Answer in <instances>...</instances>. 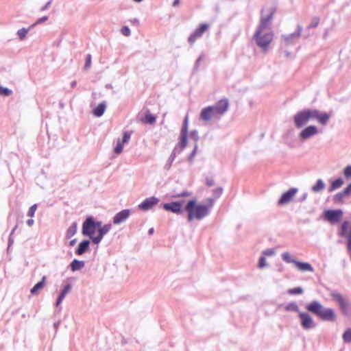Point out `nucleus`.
<instances>
[{"instance_id": "nucleus-1", "label": "nucleus", "mask_w": 351, "mask_h": 351, "mask_svg": "<svg viewBox=\"0 0 351 351\" xmlns=\"http://www.w3.org/2000/svg\"><path fill=\"white\" fill-rule=\"evenodd\" d=\"M276 10L272 7L265 8L262 10L260 24L253 36L256 45L265 52L269 50L274 38V32L269 27V24Z\"/></svg>"}, {"instance_id": "nucleus-2", "label": "nucleus", "mask_w": 351, "mask_h": 351, "mask_svg": "<svg viewBox=\"0 0 351 351\" xmlns=\"http://www.w3.org/2000/svg\"><path fill=\"white\" fill-rule=\"evenodd\" d=\"M330 115L317 109H304L296 113L293 117L295 125L300 128L306 125L311 119H316L318 123L324 125L329 121Z\"/></svg>"}, {"instance_id": "nucleus-3", "label": "nucleus", "mask_w": 351, "mask_h": 351, "mask_svg": "<svg viewBox=\"0 0 351 351\" xmlns=\"http://www.w3.org/2000/svg\"><path fill=\"white\" fill-rule=\"evenodd\" d=\"M206 202V204L198 203L195 199H191L187 202L185 210L188 213L189 221L194 219L200 220L208 215L210 209L214 204V199L208 198Z\"/></svg>"}, {"instance_id": "nucleus-4", "label": "nucleus", "mask_w": 351, "mask_h": 351, "mask_svg": "<svg viewBox=\"0 0 351 351\" xmlns=\"http://www.w3.org/2000/svg\"><path fill=\"white\" fill-rule=\"evenodd\" d=\"M229 107V101L227 99H221L215 106H210L204 108L199 114L201 120L208 122L215 118H219L223 115Z\"/></svg>"}, {"instance_id": "nucleus-5", "label": "nucleus", "mask_w": 351, "mask_h": 351, "mask_svg": "<svg viewBox=\"0 0 351 351\" xmlns=\"http://www.w3.org/2000/svg\"><path fill=\"white\" fill-rule=\"evenodd\" d=\"M306 309L315 315L323 321L334 322L336 319V314L333 308H324L317 301L310 302L306 306Z\"/></svg>"}, {"instance_id": "nucleus-6", "label": "nucleus", "mask_w": 351, "mask_h": 351, "mask_svg": "<svg viewBox=\"0 0 351 351\" xmlns=\"http://www.w3.org/2000/svg\"><path fill=\"white\" fill-rule=\"evenodd\" d=\"M101 226V222H95L92 217H88L83 223L82 234L88 236L93 241L95 238V232Z\"/></svg>"}, {"instance_id": "nucleus-7", "label": "nucleus", "mask_w": 351, "mask_h": 351, "mask_svg": "<svg viewBox=\"0 0 351 351\" xmlns=\"http://www.w3.org/2000/svg\"><path fill=\"white\" fill-rule=\"evenodd\" d=\"M343 217L341 210H327L324 212V219L330 223H338Z\"/></svg>"}, {"instance_id": "nucleus-8", "label": "nucleus", "mask_w": 351, "mask_h": 351, "mask_svg": "<svg viewBox=\"0 0 351 351\" xmlns=\"http://www.w3.org/2000/svg\"><path fill=\"white\" fill-rule=\"evenodd\" d=\"M330 295L332 298L337 302L343 313L348 314L350 313V304L341 294L337 292H332Z\"/></svg>"}, {"instance_id": "nucleus-9", "label": "nucleus", "mask_w": 351, "mask_h": 351, "mask_svg": "<svg viewBox=\"0 0 351 351\" xmlns=\"http://www.w3.org/2000/svg\"><path fill=\"white\" fill-rule=\"evenodd\" d=\"M209 25L206 23H202L197 28L195 29L194 32L190 35L188 41L190 44H193L197 39L201 38L204 33L209 29Z\"/></svg>"}, {"instance_id": "nucleus-10", "label": "nucleus", "mask_w": 351, "mask_h": 351, "mask_svg": "<svg viewBox=\"0 0 351 351\" xmlns=\"http://www.w3.org/2000/svg\"><path fill=\"white\" fill-rule=\"evenodd\" d=\"M298 317L300 320L302 327L308 330L315 326L313 317L307 313L299 312Z\"/></svg>"}, {"instance_id": "nucleus-11", "label": "nucleus", "mask_w": 351, "mask_h": 351, "mask_svg": "<svg viewBox=\"0 0 351 351\" xmlns=\"http://www.w3.org/2000/svg\"><path fill=\"white\" fill-rule=\"evenodd\" d=\"M297 192V189L292 188L289 189L287 192L282 195L281 197L278 200V205L282 206L291 201Z\"/></svg>"}, {"instance_id": "nucleus-12", "label": "nucleus", "mask_w": 351, "mask_h": 351, "mask_svg": "<svg viewBox=\"0 0 351 351\" xmlns=\"http://www.w3.org/2000/svg\"><path fill=\"white\" fill-rule=\"evenodd\" d=\"M165 210L171 211L176 214H180L182 211V202H173L171 203L165 204L163 205Z\"/></svg>"}, {"instance_id": "nucleus-13", "label": "nucleus", "mask_w": 351, "mask_h": 351, "mask_svg": "<svg viewBox=\"0 0 351 351\" xmlns=\"http://www.w3.org/2000/svg\"><path fill=\"white\" fill-rule=\"evenodd\" d=\"M158 199L154 197L146 198L138 207L143 210H148L152 208L154 205L157 204Z\"/></svg>"}, {"instance_id": "nucleus-14", "label": "nucleus", "mask_w": 351, "mask_h": 351, "mask_svg": "<svg viewBox=\"0 0 351 351\" xmlns=\"http://www.w3.org/2000/svg\"><path fill=\"white\" fill-rule=\"evenodd\" d=\"M110 228H111L110 224L104 225L103 227L100 226L98 228V233L96 235V237L93 238V242L96 244L99 243L101 241L104 235L106 234L108 232H109Z\"/></svg>"}, {"instance_id": "nucleus-15", "label": "nucleus", "mask_w": 351, "mask_h": 351, "mask_svg": "<svg viewBox=\"0 0 351 351\" xmlns=\"http://www.w3.org/2000/svg\"><path fill=\"white\" fill-rule=\"evenodd\" d=\"M318 130L317 127L315 125H310L302 130L300 136L302 139H307L311 136L316 134Z\"/></svg>"}, {"instance_id": "nucleus-16", "label": "nucleus", "mask_w": 351, "mask_h": 351, "mask_svg": "<svg viewBox=\"0 0 351 351\" xmlns=\"http://www.w3.org/2000/svg\"><path fill=\"white\" fill-rule=\"evenodd\" d=\"M130 214V211L128 209L123 210L121 212L116 214L113 218V223L114 224H119L126 220Z\"/></svg>"}, {"instance_id": "nucleus-17", "label": "nucleus", "mask_w": 351, "mask_h": 351, "mask_svg": "<svg viewBox=\"0 0 351 351\" xmlns=\"http://www.w3.org/2000/svg\"><path fill=\"white\" fill-rule=\"evenodd\" d=\"M295 266L300 271H311L313 272L314 269L311 266V265L308 263L300 262L296 261L295 263Z\"/></svg>"}, {"instance_id": "nucleus-18", "label": "nucleus", "mask_w": 351, "mask_h": 351, "mask_svg": "<svg viewBox=\"0 0 351 351\" xmlns=\"http://www.w3.org/2000/svg\"><path fill=\"white\" fill-rule=\"evenodd\" d=\"M46 281V276L42 278L41 281L36 284L30 290L31 294L36 295L45 287Z\"/></svg>"}, {"instance_id": "nucleus-19", "label": "nucleus", "mask_w": 351, "mask_h": 351, "mask_svg": "<svg viewBox=\"0 0 351 351\" xmlns=\"http://www.w3.org/2000/svg\"><path fill=\"white\" fill-rule=\"evenodd\" d=\"M89 241L87 240L83 241L81 242L77 247V249L75 251V253L77 255H82L83 254L89 247Z\"/></svg>"}, {"instance_id": "nucleus-20", "label": "nucleus", "mask_w": 351, "mask_h": 351, "mask_svg": "<svg viewBox=\"0 0 351 351\" xmlns=\"http://www.w3.org/2000/svg\"><path fill=\"white\" fill-rule=\"evenodd\" d=\"M344 182L342 178H337L335 180L332 181L330 186L328 189L329 192H332L339 188H340L343 184Z\"/></svg>"}, {"instance_id": "nucleus-21", "label": "nucleus", "mask_w": 351, "mask_h": 351, "mask_svg": "<svg viewBox=\"0 0 351 351\" xmlns=\"http://www.w3.org/2000/svg\"><path fill=\"white\" fill-rule=\"evenodd\" d=\"M70 266L71 270L75 271L82 269L84 266V262L75 259L71 262Z\"/></svg>"}, {"instance_id": "nucleus-22", "label": "nucleus", "mask_w": 351, "mask_h": 351, "mask_svg": "<svg viewBox=\"0 0 351 351\" xmlns=\"http://www.w3.org/2000/svg\"><path fill=\"white\" fill-rule=\"evenodd\" d=\"M325 188V184L321 179L318 180L315 185L312 186V191L315 193L322 191Z\"/></svg>"}, {"instance_id": "nucleus-23", "label": "nucleus", "mask_w": 351, "mask_h": 351, "mask_svg": "<svg viewBox=\"0 0 351 351\" xmlns=\"http://www.w3.org/2000/svg\"><path fill=\"white\" fill-rule=\"evenodd\" d=\"M106 110V105L104 104H99L93 110V114L96 117H101Z\"/></svg>"}, {"instance_id": "nucleus-24", "label": "nucleus", "mask_w": 351, "mask_h": 351, "mask_svg": "<svg viewBox=\"0 0 351 351\" xmlns=\"http://www.w3.org/2000/svg\"><path fill=\"white\" fill-rule=\"evenodd\" d=\"M156 119V118L154 115L151 114L149 112H147L145 115L143 122L147 124H153L155 123Z\"/></svg>"}, {"instance_id": "nucleus-25", "label": "nucleus", "mask_w": 351, "mask_h": 351, "mask_svg": "<svg viewBox=\"0 0 351 351\" xmlns=\"http://www.w3.org/2000/svg\"><path fill=\"white\" fill-rule=\"evenodd\" d=\"M77 232V223H73L71 226L69 227L66 233V238L70 239Z\"/></svg>"}, {"instance_id": "nucleus-26", "label": "nucleus", "mask_w": 351, "mask_h": 351, "mask_svg": "<svg viewBox=\"0 0 351 351\" xmlns=\"http://www.w3.org/2000/svg\"><path fill=\"white\" fill-rule=\"evenodd\" d=\"M282 260L287 263H293L295 264L296 260H295L293 256L289 252H284L282 254Z\"/></svg>"}, {"instance_id": "nucleus-27", "label": "nucleus", "mask_w": 351, "mask_h": 351, "mask_svg": "<svg viewBox=\"0 0 351 351\" xmlns=\"http://www.w3.org/2000/svg\"><path fill=\"white\" fill-rule=\"evenodd\" d=\"M187 145V136L184 135H180V141L178 143V147L180 148V151L184 150L185 147Z\"/></svg>"}, {"instance_id": "nucleus-28", "label": "nucleus", "mask_w": 351, "mask_h": 351, "mask_svg": "<svg viewBox=\"0 0 351 351\" xmlns=\"http://www.w3.org/2000/svg\"><path fill=\"white\" fill-rule=\"evenodd\" d=\"M348 196L346 193H344V191H341L340 193H338L336 194L334 197V202L336 204H341L343 202V198Z\"/></svg>"}, {"instance_id": "nucleus-29", "label": "nucleus", "mask_w": 351, "mask_h": 351, "mask_svg": "<svg viewBox=\"0 0 351 351\" xmlns=\"http://www.w3.org/2000/svg\"><path fill=\"white\" fill-rule=\"evenodd\" d=\"M124 144L125 143L122 142L121 139L117 140V145L114 147V152L117 154H120L122 152Z\"/></svg>"}, {"instance_id": "nucleus-30", "label": "nucleus", "mask_w": 351, "mask_h": 351, "mask_svg": "<svg viewBox=\"0 0 351 351\" xmlns=\"http://www.w3.org/2000/svg\"><path fill=\"white\" fill-rule=\"evenodd\" d=\"M285 310L287 311H298V306L297 304L294 302L289 303L285 306Z\"/></svg>"}, {"instance_id": "nucleus-31", "label": "nucleus", "mask_w": 351, "mask_h": 351, "mask_svg": "<svg viewBox=\"0 0 351 351\" xmlns=\"http://www.w3.org/2000/svg\"><path fill=\"white\" fill-rule=\"evenodd\" d=\"M343 339L345 343H351V328H348L344 332Z\"/></svg>"}, {"instance_id": "nucleus-32", "label": "nucleus", "mask_w": 351, "mask_h": 351, "mask_svg": "<svg viewBox=\"0 0 351 351\" xmlns=\"http://www.w3.org/2000/svg\"><path fill=\"white\" fill-rule=\"evenodd\" d=\"M28 31H29V29H25V28H21L18 31L17 34L21 40H23L25 39V38L26 37V36L28 33Z\"/></svg>"}, {"instance_id": "nucleus-33", "label": "nucleus", "mask_w": 351, "mask_h": 351, "mask_svg": "<svg viewBox=\"0 0 351 351\" xmlns=\"http://www.w3.org/2000/svg\"><path fill=\"white\" fill-rule=\"evenodd\" d=\"M180 135H184V136L188 135V118L187 117H186L184 119V124L181 129Z\"/></svg>"}, {"instance_id": "nucleus-34", "label": "nucleus", "mask_w": 351, "mask_h": 351, "mask_svg": "<svg viewBox=\"0 0 351 351\" xmlns=\"http://www.w3.org/2000/svg\"><path fill=\"white\" fill-rule=\"evenodd\" d=\"M288 293L291 295L302 294L303 289L301 287H295L288 291Z\"/></svg>"}, {"instance_id": "nucleus-35", "label": "nucleus", "mask_w": 351, "mask_h": 351, "mask_svg": "<svg viewBox=\"0 0 351 351\" xmlns=\"http://www.w3.org/2000/svg\"><path fill=\"white\" fill-rule=\"evenodd\" d=\"M132 132L125 131L123 132V138L121 140L124 143H127L129 142L131 137Z\"/></svg>"}, {"instance_id": "nucleus-36", "label": "nucleus", "mask_w": 351, "mask_h": 351, "mask_svg": "<svg viewBox=\"0 0 351 351\" xmlns=\"http://www.w3.org/2000/svg\"><path fill=\"white\" fill-rule=\"evenodd\" d=\"M37 204H34L32 205L29 208V210L27 212V216L29 217H33L34 216V214L37 210Z\"/></svg>"}, {"instance_id": "nucleus-37", "label": "nucleus", "mask_w": 351, "mask_h": 351, "mask_svg": "<svg viewBox=\"0 0 351 351\" xmlns=\"http://www.w3.org/2000/svg\"><path fill=\"white\" fill-rule=\"evenodd\" d=\"M12 90L8 88L0 86V95L3 96H8L11 95Z\"/></svg>"}, {"instance_id": "nucleus-38", "label": "nucleus", "mask_w": 351, "mask_h": 351, "mask_svg": "<svg viewBox=\"0 0 351 351\" xmlns=\"http://www.w3.org/2000/svg\"><path fill=\"white\" fill-rule=\"evenodd\" d=\"M319 23V18L315 17L314 18L311 23L308 25V28H315L316 27Z\"/></svg>"}, {"instance_id": "nucleus-39", "label": "nucleus", "mask_w": 351, "mask_h": 351, "mask_svg": "<svg viewBox=\"0 0 351 351\" xmlns=\"http://www.w3.org/2000/svg\"><path fill=\"white\" fill-rule=\"evenodd\" d=\"M121 32L123 35L129 36L130 35V30L128 26H124L121 28Z\"/></svg>"}, {"instance_id": "nucleus-40", "label": "nucleus", "mask_w": 351, "mask_h": 351, "mask_svg": "<svg viewBox=\"0 0 351 351\" xmlns=\"http://www.w3.org/2000/svg\"><path fill=\"white\" fill-rule=\"evenodd\" d=\"M343 174L346 178H351V166H347L344 169Z\"/></svg>"}, {"instance_id": "nucleus-41", "label": "nucleus", "mask_w": 351, "mask_h": 351, "mask_svg": "<svg viewBox=\"0 0 351 351\" xmlns=\"http://www.w3.org/2000/svg\"><path fill=\"white\" fill-rule=\"evenodd\" d=\"M47 19H48V17H47V16H43V17H41V18L38 19L36 21V23H34L32 25V27H34L35 25H38V24H40V23H43V22H45V21H46Z\"/></svg>"}, {"instance_id": "nucleus-42", "label": "nucleus", "mask_w": 351, "mask_h": 351, "mask_svg": "<svg viewBox=\"0 0 351 351\" xmlns=\"http://www.w3.org/2000/svg\"><path fill=\"white\" fill-rule=\"evenodd\" d=\"M275 254L274 249H267L263 252V254L265 256H272Z\"/></svg>"}, {"instance_id": "nucleus-43", "label": "nucleus", "mask_w": 351, "mask_h": 351, "mask_svg": "<svg viewBox=\"0 0 351 351\" xmlns=\"http://www.w3.org/2000/svg\"><path fill=\"white\" fill-rule=\"evenodd\" d=\"M91 64V56L88 54L86 59L85 67L88 68L90 66Z\"/></svg>"}, {"instance_id": "nucleus-44", "label": "nucleus", "mask_w": 351, "mask_h": 351, "mask_svg": "<svg viewBox=\"0 0 351 351\" xmlns=\"http://www.w3.org/2000/svg\"><path fill=\"white\" fill-rule=\"evenodd\" d=\"M215 184L214 180L212 178H206V184L208 186H213Z\"/></svg>"}, {"instance_id": "nucleus-45", "label": "nucleus", "mask_w": 351, "mask_h": 351, "mask_svg": "<svg viewBox=\"0 0 351 351\" xmlns=\"http://www.w3.org/2000/svg\"><path fill=\"white\" fill-rule=\"evenodd\" d=\"M71 287L70 285H67L64 289L62 291L61 293L64 294V295H66V293L71 290Z\"/></svg>"}, {"instance_id": "nucleus-46", "label": "nucleus", "mask_w": 351, "mask_h": 351, "mask_svg": "<svg viewBox=\"0 0 351 351\" xmlns=\"http://www.w3.org/2000/svg\"><path fill=\"white\" fill-rule=\"evenodd\" d=\"M65 295L62 293H60V295H59L58 300H57V302H56V305L58 306L61 302L63 300V299L64 298Z\"/></svg>"}, {"instance_id": "nucleus-47", "label": "nucleus", "mask_w": 351, "mask_h": 351, "mask_svg": "<svg viewBox=\"0 0 351 351\" xmlns=\"http://www.w3.org/2000/svg\"><path fill=\"white\" fill-rule=\"evenodd\" d=\"M65 295L62 293H60V295H59L58 300H57V302H56V305L58 306L61 302L63 300V299L64 298Z\"/></svg>"}, {"instance_id": "nucleus-48", "label": "nucleus", "mask_w": 351, "mask_h": 351, "mask_svg": "<svg viewBox=\"0 0 351 351\" xmlns=\"http://www.w3.org/2000/svg\"><path fill=\"white\" fill-rule=\"evenodd\" d=\"M65 295L62 293H60V295H59L58 300H57V302H56V305L58 306L61 302L63 300V299L64 298Z\"/></svg>"}, {"instance_id": "nucleus-49", "label": "nucleus", "mask_w": 351, "mask_h": 351, "mask_svg": "<svg viewBox=\"0 0 351 351\" xmlns=\"http://www.w3.org/2000/svg\"><path fill=\"white\" fill-rule=\"evenodd\" d=\"M265 265V258L264 257H261L259 260V267L262 268Z\"/></svg>"}, {"instance_id": "nucleus-50", "label": "nucleus", "mask_w": 351, "mask_h": 351, "mask_svg": "<svg viewBox=\"0 0 351 351\" xmlns=\"http://www.w3.org/2000/svg\"><path fill=\"white\" fill-rule=\"evenodd\" d=\"M343 191L347 195H350L351 193V183L343 190Z\"/></svg>"}, {"instance_id": "nucleus-51", "label": "nucleus", "mask_w": 351, "mask_h": 351, "mask_svg": "<svg viewBox=\"0 0 351 351\" xmlns=\"http://www.w3.org/2000/svg\"><path fill=\"white\" fill-rule=\"evenodd\" d=\"M221 193H222V189L221 188H218L216 190H215V193L217 197H219L221 194Z\"/></svg>"}, {"instance_id": "nucleus-52", "label": "nucleus", "mask_w": 351, "mask_h": 351, "mask_svg": "<svg viewBox=\"0 0 351 351\" xmlns=\"http://www.w3.org/2000/svg\"><path fill=\"white\" fill-rule=\"evenodd\" d=\"M34 223V221L32 219H28L27 221V224L29 226H32Z\"/></svg>"}, {"instance_id": "nucleus-53", "label": "nucleus", "mask_w": 351, "mask_h": 351, "mask_svg": "<svg viewBox=\"0 0 351 351\" xmlns=\"http://www.w3.org/2000/svg\"><path fill=\"white\" fill-rule=\"evenodd\" d=\"M180 3V0H174L173 3V6L176 7L177 5H178Z\"/></svg>"}, {"instance_id": "nucleus-54", "label": "nucleus", "mask_w": 351, "mask_h": 351, "mask_svg": "<svg viewBox=\"0 0 351 351\" xmlns=\"http://www.w3.org/2000/svg\"><path fill=\"white\" fill-rule=\"evenodd\" d=\"M75 242H76V239H73V240H71V241H70V245H71V246L74 245H75Z\"/></svg>"}, {"instance_id": "nucleus-55", "label": "nucleus", "mask_w": 351, "mask_h": 351, "mask_svg": "<svg viewBox=\"0 0 351 351\" xmlns=\"http://www.w3.org/2000/svg\"><path fill=\"white\" fill-rule=\"evenodd\" d=\"M196 149H197V146H195V148H194V149H193V153H192V155H191V158H192V157L195 155V152H196Z\"/></svg>"}, {"instance_id": "nucleus-56", "label": "nucleus", "mask_w": 351, "mask_h": 351, "mask_svg": "<svg viewBox=\"0 0 351 351\" xmlns=\"http://www.w3.org/2000/svg\"><path fill=\"white\" fill-rule=\"evenodd\" d=\"M153 232H154V228H150V229L149 230V234H153Z\"/></svg>"}, {"instance_id": "nucleus-57", "label": "nucleus", "mask_w": 351, "mask_h": 351, "mask_svg": "<svg viewBox=\"0 0 351 351\" xmlns=\"http://www.w3.org/2000/svg\"><path fill=\"white\" fill-rule=\"evenodd\" d=\"M134 1H136V2H141V1H142L143 0H134Z\"/></svg>"}]
</instances>
